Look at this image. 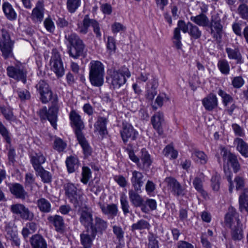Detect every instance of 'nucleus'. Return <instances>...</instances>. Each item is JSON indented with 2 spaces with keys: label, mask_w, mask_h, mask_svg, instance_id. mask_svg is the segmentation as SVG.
I'll return each mask as SVG.
<instances>
[{
  "label": "nucleus",
  "mask_w": 248,
  "mask_h": 248,
  "mask_svg": "<svg viewBox=\"0 0 248 248\" xmlns=\"http://www.w3.org/2000/svg\"><path fill=\"white\" fill-rule=\"evenodd\" d=\"M64 194L69 202L72 203L75 207L81 204V195L76 186L70 182L66 183L63 186Z\"/></svg>",
  "instance_id": "7"
},
{
  "label": "nucleus",
  "mask_w": 248,
  "mask_h": 248,
  "mask_svg": "<svg viewBox=\"0 0 248 248\" xmlns=\"http://www.w3.org/2000/svg\"><path fill=\"white\" fill-rule=\"evenodd\" d=\"M95 236L92 235V232L89 229H86L85 232L80 235L81 245L84 248H91L93 241L94 239Z\"/></svg>",
  "instance_id": "31"
},
{
  "label": "nucleus",
  "mask_w": 248,
  "mask_h": 248,
  "mask_svg": "<svg viewBox=\"0 0 248 248\" xmlns=\"http://www.w3.org/2000/svg\"><path fill=\"white\" fill-rule=\"evenodd\" d=\"M121 208L124 215L129 213L130 206L127 199V197L124 194H122L120 197Z\"/></svg>",
  "instance_id": "54"
},
{
  "label": "nucleus",
  "mask_w": 248,
  "mask_h": 248,
  "mask_svg": "<svg viewBox=\"0 0 248 248\" xmlns=\"http://www.w3.org/2000/svg\"><path fill=\"white\" fill-rule=\"evenodd\" d=\"M138 132L134 129L132 125L128 123H123L121 136L124 143H126L129 139L134 140L137 139Z\"/></svg>",
  "instance_id": "17"
},
{
  "label": "nucleus",
  "mask_w": 248,
  "mask_h": 248,
  "mask_svg": "<svg viewBox=\"0 0 248 248\" xmlns=\"http://www.w3.org/2000/svg\"><path fill=\"white\" fill-rule=\"evenodd\" d=\"M190 19L191 21L200 26L205 27L209 25V18L204 14H200L196 16H191Z\"/></svg>",
  "instance_id": "37"
},
{
  "label": "nucleus",
  "mask_w": 248,
  "mask_h": 248,
  "mask_svg": "<svg viewBox=\"0 0 248 248\" xmlns=\"http://www.w3.org/2000/svg\"><path fill=\"white\" fill-rule=\"evenodd\" d=\"M17 93L18 98L22 101H25L31 98V93L29 91L25 89H18Z\"/></svg>",
  "instance_id": "57"
},
{
  "label": "nucleus",
  "mask_w": 248,
  "mask_h": 248,
  "mask_svg": "<svg viewBox=\"0 0 248 248\" xmlns=\"http://www.w3.org/2000/svg\"><path fill=\"white\" fill-rule=\"evenodd\" d=\"M10 210L13 214L19 216L23 220L31 221L34 217V214L21 203L12 204Z\"/></svg>",
  "instance_id": "10"
},
{
  "label": "nucleus",
  "mask_w": 248,
  "mask_h": 248,
  "mask_svg": "<svg viewBox=\"0 0 248 248\" xmlns=\"http://www.w3.org/2000/svg\"><path fill=\"white\" fill-rule=\"evenodd\" d=\"M9 188L11 193L17 199L24 200L28 197V193L23 186L19 183L11 184Z\"/></svg>",
  "instance_id": "20"
},
{
  "label": "nucleus",
  "mask_w": 248,
  "mask_h": 248,
  "mask_svg": "<svg viewBox=\"0 0 248 248\" xmlns=\"http://www.w3.org/2000/svg\"><path fill=\"white\" fill-rule=\"evenodd\" d=\"M225 221L229 227L241 224L238 214L236 213V210L232 207L229 208L228 212L225 217Z\"/></svg>",
  "instance_id": "22"
},
{
  "label": "nucleus",
  "mask_w": 248,
  "mask_h": 248,
  "mask_svg": "<svg viewBox=\"0 0 248 248\" xmlns=\"http://www.w3.org/2000/svg\"><path fill=\"white\" fill-rule=\"evenodd\" d=\"M204 179V175L202 172L199 173L194 178L193 181V185L196 190L201 194L202 196L206 199L208 194L203 188V181Z\"/></svg>",
  "instance_id": "26"
},
{
  "label": "nucleus",
  "mask_w": 248,
  "mask_h": 248,
  "mask_svg": "<svg viewBox=\"0 0 248 248\" xmlns=\"http://www.w3.org/2000/svg\"><path fill=\"white\" fill-rule=\"evenodd\" d=\"M148 248H159L158 242L156 237L153 233H150L148 237Z\"/></svg>",
  "instance_id": "61"
},
{
  "label": "nucleus",
  "mask_w": 248,
  "mask_h": 248,
  "mask_svg": "<svg viewBox=\"0 0 248 248\" xmlns=\"http://www.w3.org/2000/svg\"><path fill=\"white\" fill-rule=\"evenodd\" d=\"M79 221L86 229H89L94 218L91 211L87 209H82L80 212Z\"/></svg>",
  "instance_id": "23"
},
{
  "label": "nucleus",
  "mask_w": 248,
  "mask_h": 248,
  "mask_svg": "<svg viewBox=\"0 0 248 248\" xmlns=\"http://www.w3.org/2000/svg\"><path fill=\"white\" fill-rule=\"evenodd\" d=\"M221 154L224 161L227 160L231 164L234 173H237L240 170L241 166L235 155L225 149H222Z\"/></svg>",
  "instance_id": "18"
},
{
  "label": "nucleus",
  "mask_w": 248,
  "mask_h": 248,
  "mask_svg": "<svg viewBox=\"0 0 248 248\" xmlns=\"http://www.w3.org/2000/svg\"><path fill=\"white\" fill-rule=\"evenodd\" d=\"M109 75L111 78V85L114 89H119L126 81V78H130L131 73L129 69L123 67L118 70L112 69L109 71Z\"/></svg>",
  "instance_id": "4"
},
{
  "label": "nucleus",
  "mask_w": 248,
  "mask_h": 248,
  "mask_svg": "<svg viewBox=\"0 0 248 248\" xmlns=\"http://www.w3.org/2000/svg\"><path fill=\"white\" fill-rule=\"evenodd\" d=\"M2 8L7 19L12 21L16 19L17 14L13 6L9 2H4L2 5Z\"/></svg>",
  "instance_id": "30"
},
{
  "label": "nucleus",
  "mask_w": 248,
  "mask_h": 248,
  "mask_svg": "<svg viewBox=\"0 0 248 248\" xmlns=\"http://www.w3.org/2000/svg\"><path fill=\"white\" fill-rule=\"evenodd\" d=\"M240 16L244 19H248V6L245 4H240L238 8Z\"/></svg>",
  "instance_id": "59"
},
{
  "label": "nucleus",
  "mask_w": 248,
  "mask_h": 248,
  "mask_svg": "<svg viewBox=\"0 0 248 248\" xmlns=\"http://www.w3.org/2000/svg\"><path fill=\"white\" fill-rule=\"evenodd\" d=\"M37 206L40 211L43 213H49L51 211V204L46 199L42 198L37 201Z\"/></svg>",
  "instance_id": "42"
},
{
  "label": "nucleus",
  "mask_w": 248,
  "mask_h": 248,
  "mask_svg": "<svg viewBox=\"0 0 248 248\" xmlns=\"http://www.w3.org/2000/svg\"><path fill=\"white\" fill-rule=\"evenodd\" d=\"M69 118L76 137L83 135L82 131L85 126L81 116L75 110H73L70 112Z\"/></svg>",
  "instance_id": "15"
},
{
  "label": "nucleus",
  "mask_w": 248,
  "mask_h": 248,
  "mask_svg": "<svg viewBox=\"0 0 248 248\" xmlns=\"http://www.w3.org/2000/svg\"><path fill=\"white\" fill-rule=\"evenodd\" d=\"M44 5L43 2L41 1H38L35 8L32 10L31 18L34 22H41L44 17Z\"/></svg>",
  "instance_id": "25"
},
{
  "label": "nucleus",
  "mask_w": 248,
  "mask_h": 248,
  "mask_svg": "<svg viewBox=\"0 0 248 248\" xmlns=\"http://www.w3.org/2000/svg\"><path fill=\"white\" fill-rule=\"evenodd\" d=\"M48 221L52 224L55 230L60 233H62L65 230V224L62 217L59 215L50 216L47 217Z\"/></svg>",
  "instance_id": "24"
},
{
  "label": "nucleus",
  "mask_w": 248,
  "mask_h": 248,
  "mask_svg": "<svg viewBox=\"0 0 248 248\" xmlns=\"http://www.w3.org/2000/svg\"><path fill=\"white\" fill-rule=\"evenodd\" d=\"M36 174L39 176L42 181L44 183H50L52 181V175L51 173L46 170L44 168L35 171Z\"/></svg>",
  "instance_id": "43"
},
{
  "label": "nucleus",
  "mask_w": 248,
  "mask_h": 248,
  "mask_svg": "<svg viewBox=\"0 0 248 248\" xmlns=\"http://www.w3.org/2000/svg\"><path fill=\"white\" fill-rule=\"evenodd\" d=\"M100 208L103 214L106 215H109L114 217L118 214V209L117 205L114 203L107 205L100 204Z\"/></svg>",
  "instance_id": "34"
},
{
  "label": "nucleus",
  "mask_w": 248,
  "mask_h": 248,
  "mask_svg": "<svg viewBox=\"0 0 248 248\" xmlns=\"http://www.w3.org/2000/svg\"><path fill=\"white\" fill-rule=\"evenodd\" d=\"M90 26L93 27L96 37H100L101 33L99 23L96 20L90 18L88 15L84 16L82 22L78 23L76 31L80 34H86L88 32Z\"/></svg>",
  "instance_id": "5"
},
{
  "label": "nucleus",
  "mask_w": 248,
  "mask_h": 248,
  "mask_svg": "<svg viewBox=\"0 0 248 248\" xmlns=\"http://www.w3.org/2000/svg\"><path fill=\"white\" fill-rule=\"evenodd\" d=\"M58 110V98L55 97L53 98L51 106L48 110L46 107H44L39 110L38 113L42 120L47 119L51 123L52 126L54 128H56Z\"/></svg>",
  "instance_id": "3"
},
{
  "label": "nucleus",
  "mask_w": 248,
  "mask_h": 248,
  "mask_svg": "<svg viewBox=\"0 0 248 248\" xmlns=\"http://www.w3.org/2000/svg\"><path fill=\"white\" fill-rule=\"evenodd\" d=\"M141 153L140 159L142 163V169L147 170L151 165L152 160L151 158L150 155L146 149H142L141 151Z\"/></svg>",
  "instance_id": "41"
},
{
  "label": "nucleus",
  "mask_w": 248,
  "mask_h": 248,
  "mask_svg": "<svg viewBox=\"0 0 248 248\" xmlns=\"http://www.w3.org/2000/svg\"><path fill=\"white\" fill-rule=\"evenodd\" d=\"M225 51L229 59L236 60L237 63L242 62V55L238 47H227L225 48Z\"/></svg>",
  "instance_id": "33"
},
{
  "label": "nucleus",
  "mask_w": 248,
  "mask_h": 248,
  "mask_svg": "<svg viewBox=\"0 0 248 248\" xmlns=\"http://www.w3.org/2000/svg\"><path fill=\"white\" fill-rule=\"evenodd\" d=\"M220 176L215 173L211 179V186L213 190L217 191L220 188Z\"/></svg>",
  "instance_id": "56"
},
{
  "label": "nucleus",
  "mask_w": 248,
  "mask_h": 248,
  "mask_svg": "<svg viewBox=\"0 0 248 248\" xmlns=\"http://www.w3.org/2000/svg\"><path fill=\"white\" fill-rule=\"evenodd\" d=\"M232 229L231 236L234 240H240L243 237V230L241 224L235 225L230 227Z\"/></svg>",
  "instance_id": "44"
},
{
  "label": "nucleus",
  "mask_w": 248,
  "mask_h": 248,
  "mask_svg": "<svg viewBox=\"0 0 248 248\" xmlns=\"http://www.w3.org/2000/svg\"><path fill=\"white\" fill-rule=\"evenodd\" d=\"M81 176V182L84 184H87L92 176L91 169L88 167H83Z\"/></svg>",
  "instance_id": "52"
},
{
  "label": "nucleus",
  "mask_w": 248,
  "mask_h": 248,
  "mask_svg": "<svg viewBox=\"0 0 248 248\" xmlns=\"http://www.w3.org/2000/svg\"><path fill=\"white\" fill-rule=\"evenodd\" d=\"M163 153L165 156H170L172 159H175L177 157L178 152L175 150L173 147L170 145H167L163 150Z\"/></svg>",
  "instance_id": "58"
},
{
  "label": "nucleus",
  "mask_w": 248,
  "mask_h": 248,
  "mask_svg": "<svg viewBox=\"0 0 248 248\" xmlns=\"http://www.w3.org/2000/svg\"><path fill=\"white\" fill-rule=\"evenodd\" d=\"M113 232L115 235L117 239L119 241L123 240L124 237V232L121 227L114 225L113 226Z\"/></svg>",
  "instance_id": "60"
},
{
  "label": "nucleus",
  "mask_w": 248,
  "mask_h": 248,
  "mask_svg": "<svg viewBox=\"0 0 248 248\" xmlns=\"http://www.w3.org/2000/svg\"><path fill=\"white\" fill-rule=\"evenodd\" d=\"M7 75L17 81L21 80L23 83L26 82L27 72L21 65L9 66L7 69Z\"/></svg>",
  "instance_id": "12"
},
{
  "label": "nucleus",
  "mask_w": 248,
  "mask_h": 248,
  "mask_svg": "<svg viewBox=\"0 0 248 248\" xmlns=\"http://www.w3.org/2000/svg\"><path fill=\"white\" fill-rule=\"evenodd\" d=\"M234 181L235 183V187L237 190H243L244 189H245V179L243 177L237 175L234 178Z\"/></svg>",
  "instance_id": "62"
},
{
  "label": "nucleus",
  "mask_w": 248,
  "mask_h": 248,
  "mask_svg": "<svg viewBox=\"0 0 248 248\" xmlns=\"http://www.w3.org/2000/svg\"><path fill=\"white\" fill-rule=\"evenodd\" d=\"M30 158L31 163L35 171L43 168L42 165L46 160V156L41 152L31 154Z\"/></svg>",
  "instance_id": "19"
},
{
  "label": "nucleus",
  "mask_w": 248,
  "mask_h": 248,
  "mask_svg": "<svg viewBox=\"0 0 248 248\" xmlns=\"http://www.w3.org/2000/svg\"><path fill=\"white\" fill-rule=\"evenodd\" d=\"M202 103L206 110L211 111L217 107L218 105L217 99L215 94L210 93L203 99Z\"/></svg>",
  "instance_id": "29"
},
{
  "label": "nucleus",
  "mask_w": 248,
  "mask_h": 248,
  "mask_svg": "<svg viewBox=\"0 0 248 248\" xmlns=\"http://www.w3.org/2000/svg\"><path fill=\"white\" fill-rule=\"evenodd\" d=\"M13 45L14 42L11 40L8 31L5 29H2L0 31V50L4 59L13 57Z\"/></svg>",
  "instance_id": "6"
},
{
  "label": "nucleus",
  "mask_w": 248,
  "mask_h": 248,
  "mask_svg": "<svg viewBox=\"0 0 248 248\" xmlns=\"http://www.w3.org/2000/svg\"><path fill=\"white\" fill-rule=\"evenodd\" d=\"M104 66L98 61H92L89 64V79L91 84L99 87L104 81Z\"/></svg>",
  "instance_id": "2"
},
{
  "label": "nucleus",
  "mask_w": 248,
  "mask_h": 248,
  "mask_svg": "<svg viewBox=\"0 0 248 248\" xmlns=\"http://www.w3.org/2000/svg\"><path fill=\"white\" fill-rule=\"evenodd\" d=\"M30 243L32 248H47L46 241L41 234L32 235L30 239Z\"/></svg>",
  "instance_id": "28"
},
{
  "label": "nucleus",
  "mask_w": 248,
  "mask_h": 248,
  "mask_svg": "<svg viewBox=\"0 0 248 248\" xmlns=\"http://www.w3.org/2000/svg\"><path fill=\"white\" fill-rule=\"evenodd\" d=\"M108 227L107 221L99 217L95 216L89 230L92 232V235L94 236H96L97 233L102 234L106 231Z\"/></svg>",
  "instance_id": "16"
},
{
  "label": "nucleus",
  "mask_w": 248,
  "mask_h": 248,
  "mask_svg": "<svg viewBox=\"0 0 248 248\" xmlns=\"http://www.w3.org/2000/svg\"><path fill=\"white\" fill-rule=\"evenodd\" d=\"M163 122V114L160 112L155 113L151 118V123L153 127L156 130L159 135H162L163 133L162 127V124Z\"/></svg>",
  "instance_id": "27"
},
{
  "label": "nucleus",
  "mask_w": 248,
  "mask_h": 248,
  "mask_svg": "<svg viewBox=\"0 0 248 248\" xmlns=\"http://www.w3.org/2000/svg\"><path fill=\"white\" fill-rule=\"evenodd\" d=\"M150 227V224L147 221L141 219L132 225L131 231L134 232L136 230H149Z\"/></svg>",
  "instance_id": "45"
},
{
  "label": "nucleus",
  "mask_w": 248,
  "mask_h": 248,
  "mask_svg": "<svg viewBox=\"0 0 248 248\" xmlns=\"http://www.w3.org/2000/svg\"><path fill=\"white\" fill-rule=\"evenodd\" d=\"M210 33L213 38L217 41H220L223 33V24L218 14H213L209 22Z\"/></svg>",
  "instance_id": "8"
},
{
  "label": "nucleus",
  "mask_w": 248,
  "mask_h": 248,
  "mask_svg": "<svg viewBox=\"0 0 248 248\" xmlns=\"http://www.w3.org/2000/svg\"><path fill=\"white\" fill-rule=\"evenodd\" d=\"M141 190H136L130 189L128 191V196L130 201L132 205L135 207H140L141 210L144 213H147L149 210L145 204V201L141 195L139 193V191Z\"/></svg>",
  "instance_id": "14"
},
{
  "label": "nucleus",
  "mask_w": 248,
  "mask_h": 248,
  "mask_svg": "<svg viewBox=\"0 0 248 248\" xmlns=\"http://www.w3.org/2000/svg\"><path fill=\"white\" fill-rule=\"evenodd\" d=\"M67 146V144L61 138H56L53 143V148L61 153L63 152Z\"/></svg>",
  "instance_id": "51"
},
{
  "label": "nucleus",
  "mask_w": 248,
  "mask_h": 248,
  "mask_svg": "<svg viewBox=\"0 0 248 248\" xmlns=\"http://www.w3.org/2000/svg\"><path fill=\"white\" fill-rule=\"evenodd\" d=\"M65 39L70 45L69 47V55L77 59L80 56H84L86 52V46L83 41L76 33L71 32L65 35Z\"/></svg>",
  "instance_id": "1"
},
{
  "label": "nucleus",
  "mask_w": 248,
  "mask_h": 248,
  "mask_svg": "<svg viewBox=\"0 0 248 248\" xmlns=\"http://www.w3.org/2000/svg\"><path fill=\"white\" fill-rule=\"evenodd\" d=\"M168 189L175 197L183 196L185 194V188L174 177H168L164 180Z\"/></svg>",
  "instance_id": "11"
},
{
  "label": "nucleus",
  "mask_w": 248,
  "mask_h": 248,
  "mask_svg": "<svg viewBox=\"0 0 248 248\" xmlns=\"http://www.w3.org/2000/svg\"><path fill=\"white\" fill-rule=\"evenodd\" d=\"M0 134L6 143L11 144V135L6 127L1 122H0Z\"/></svg>",
  "instance_id": "53"
},
{
  "label": "nucleus",
  "mask_w": 248,
  "mask_h": 248,
  "mask_svg": "<svg viewBox=\"0 0 248 248\" xmlns=\"http://www.w3.org/2000/svg\"><path fill=\"white\" fill-rule=\"evenodd\" d=\"M217 93L222 98V103L225 107H227L229 103L233 102V98L232 97L222 90L219 89Z\"/></svg>",
  "instance_id": "50"
},
{
  "label": "nucleus",
  "mask_w": 248,
  "mask_h": 248,
  "mask_svg": "<svg viewBox=\"0 0 248 248\" xmlns=\"http://www.w3.org/2000/svg\"><path fill=\"white\" fill-rule=\"evenodd\" d=\"M0 111L4 118L9 121H15L16 117L14 115L13 111L10 108L5 107H0Z\"/></svg>",
  "instance_id": "49"
},
{
  "label": "nucleus",
  "mask_w": 248,
  "mask_h": 248,
  "mask_svg": "<svg viewBox=\"0 0 248 248\" xmlns=\"http://www.w3.org/2000/svg\"><path fill=\"white\" fill-rule=\"evenodd\" d=\"M217 66L222 74L225 75H227L229 74L230 71V65L226 60L222 59L219 60Z\"/></svg>",
  "instance_id": "48"
},
{
  "label": "nucleus",
  "mask_w": 248,
  "mask_h": 248,
  "mask_svg": "<svg viewBox=\"0 0 248 248\" xmlns=\"http://www.w3.org/2000/svg\"><path fill=\"white\" fill-rule=\"evenodd\" d=\"M8 164L10 166H14L16 162L15 157L16 155L15 150L13 148H10L8 152Z\"/></svg>",
  "instance_id": "63"
},
{
  "label": "nucleus",
  "mask_w": 248,
  "mask_h": 248,
  "mask_svg": "<svg viewBox=\"0 0 248 248\" xmlns=\"http://www.w3.org/2000/svg\"><path fill=\"white\" fill-rule=\"evenodd\" d=\"M108 122L107 118L99 116L94 126L95 130L98 131L100 135L104 136L107 134L106 124Z\"/></svg>",
  "instance_id": "32"
},
{
  "label": "nucleus",
  "mask_w": 248,
  "mask_h": 248,
  "mask_svg": "<svg viewBox=\"0 0 248 248\" xmlns=\"http://www.w3.org/2000/svg\"><path fill=\"white\" fill-rule=\"evenodd\" d=\"M78 143L82 147L83 153L86 157L91 155L92 153V148L86 140L84 135L76 137Z\"/></svg>",
  "instance_id": "39"
},
{
  "label": "nucleus",
  "mask_w": 248,
  "mask_h": 248,
  "mask_svg": "<svg viewBox=\"0 0 248 248\" xmlns=\"http://www.w3.org/2000/svg\"><path fill=\"white\" fill-rule=\"evenodd\" d=\"M36 88L40 94V100L43 104H46L49 101L52 102L53 98L58 97L56 94H53L48 84L45 80H40L36 85Z\"/></svg>",
  "instance_id": "9"
},
{
  "label": "nucleus",
  "mask_w": 248,
  "mask_h": 248,
  "mask_svg": "<svg viewBox=\"0 0 248 248\" xmlns=\"http://www.w3.org/2000/svg\"><path fill=\"white\" fill-rule=\"evenodd\" d=\"M234 143L236 146L238 151L245 157H248V144L243 139L239 138H236Z\"/></svg>",
  "instance_id": "35"
},
{
  "label": "nucleus",
  "mask_w": 248,
  "mask_h": 248,
  "mask_svg": "<svg viewBox=\"0 0 248 248\" xmlns=\"http://www.w3.org/2000/svg\"><path fill=\"white\" fill-rule=\"evenodd\" d=\"M51 68L58 77H62L64 73V69L60 54L53 50L50 59Z\"/></svg>",
  "instance_id": "13"
},
{
  "label": "nucleus",
  "mask_w": 248,
  "mask_h": 248,
  "mask_svg": "<svg viewBox=\"0 0 248 248\" xmlns=\"http://www.w3.org/2000/svg\"><path fill=\"white\" fill-rule=\"evenodd\" d=\"M81 0H67L66 7L68 11L71 13H74L80 6Z\"/></svg>",
  "instance_id": "47"
},
{
  "label": "nucleus",
  "mask_w": 248,
  "mask_h": 248,
  "mask_svg": "<svg viewBox=\"0 0 248 248\" xmlns=\"http://www.w3.org/2000/svg\"><path fill=\"white\" fill-rule=\"evenodd\" d=\"M173 38L175 40L173 41L174 44L176 48L178 49L182 48V44L181 42V36L180 34V31L179 28H175L173 32Z\"/></svg>",
  "instance_id": "55"
},
{
  "label": "nucleus",
  "mask_w": 248,
  "mask_h": 248,
  "mask_svg": "<svg viewBox=\"0 0 248 248\" xmlns=\"http://www.w3.org/2000/svg\"><path fill=\"white\" fill-rule=\"evenodd\" d=\"M245 83L244 79L240 76L234 77L232 81V84L235 88H240Z\"/></svg>",
  "instance_id": "64"
},
{
  "label": "nucleus",
  "mask_w": 248,
  "mask_h": 248,
  "mask_svg": "<svg viewBox=\"0 0 248 248\" xmlns=\"http://www.w3.org/2000/svg\"><path fill=\"white\" fill-rule=\"evenodd\" d=\"M189 26L190 29L188 31V34L191 38L195 40L200 38L202 36V32L199 28L197 25H194L192 23H189Z\"/></svg>",
  "instance_id": "46"
},
{
  "label": "nucleus",
  "mask_w": 248,
  "mask_h": 248,
  "mask_svg": "<svg viewBox=\"0 0 248 248\" xmlns=\"http://www.w3.org/2000/svg\"><path fill=\"white\" fill-rule=\"evenodd\" d=\"M193 160L202 165L205 164L208 160L207 155L202 151L199 150L194 151L191 154Z\"/></svg>",
  "instance_id": "38"
},
{
  "label": "nucleus",
  "mask_w": 248,
  "mask_h": 248,
  "mask_svg": "<svg viewBox=\"0 0 248 248\" xmlns=\"http://www.w3.org/2000/svg\"><path fill=\"white\" fill-rule=\"evenodd\" d=\"M239 209L242 212L244 210L248 212V188L244 189L239 198Z\"/></svg>",
  "instance_id": "40"
},
{
  "label": "nucleus",
  "mask_w": 248,
  "mask_h": 248,
  "mask_svg": "<svg viewBox=\"0 0 248 248\" xmlns=\"http://www.w3.org/2000/svg\"><path fill=\"white\" fill-rule=\"evenodd\" d=\"M130 180L132 186L135 190H141V188L143 186L145 179L142 172L137 170H134L132 172V176Z\"/></svg>",
  "instance_id": "21"
},
{
  "label": "nucleus",
  "mask_w": 248,
  "mask_h": 248,
  "mask_svg": "<svg viewBox=\"0 0 248 248\" xmlns=\"http://www.w3.org/2000/svg\"><path fill=\"white\" fill-rule=\"evenodd\" d=\"M65 164L68 173L75 172L79 166V161L77 157L70 156L66 158Z\"/></svg>",
  "instance_id": "36"
}]
</instances>
